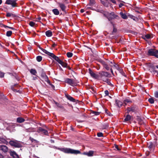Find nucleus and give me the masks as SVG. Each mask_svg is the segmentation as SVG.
Instances as JSON below:
<instances>
[{
	"label": "nucleus",
	"mask_w": 158,
	"mask_h": 158,
	"mask_svg": "<svg viewBox=\"0 0 158 158\" xmlns=\"http://www.w3.org/2000/svg\"><path fill=\"white\" fill-rule=\"evenodd\" d=\"M104 15L108 19V21H110L114 19L118 20L120 19L119 17L115 14L113 12H111L110 13L108 12L106 14H104Z\"/></svg>",
	"instance_id": "1"
},
{
	"label": "nucleus",
	"mask_w": 158,
	"mask_h": 158,
	"mask_svg": "<svg viewBox=\"0 0 158 158\" xmlns=\"http://www.w3.org/2000/svg\"><path fill=\"white\" fill-rule=\"evenodd\" d=\"M153 48H154L149 49L146 54L148 56H154L158 58V50L155 48V47L154 46Z\"/></svg>",
	"instance_id": "2"
},
{
	"label": "nucleus",
	"mask_w": 158,
	"mask_h": 158,
	"mask_svg": "<svg viewBox=\"0 0 158 158\" xmlns=\"http://www.w3.org/2000/svg\"><path fill=\"white\" fill-rule=\"evenodd\" d=\"M61 151L65 153L68 154H81V152L80 151L78 150H75L70 148H61Z\"/></svg>",
	"instance_id": "3"
},
{
	"label": "nucleus",
	"mask_w": 158,
	"mask_h": 158,
	"mask_svg": "<svg viewBox=\"0 0 158 158\" xmlns=\"http://www.w3.org/2000/svg\"><path fill=\"white\" fill-rule=\"evenodd\" d=\"M64 82L72 86H76L77 85L76 81L73 79L69 78H65Z\"/></svg>",
	"instance_id": "4"
},
{
	"label": "nucleus",
	"mask_w": 158,
	"mask_h": 158,
	"mask_svg": "<svg viewBox=\"0 0 158 158\" xmlns=\"http://www.w3.org/2000/svg\"><path fill=\"white\" fill-rule=\"evenodd\" d=\"M9 143L11 146L15 148H20L22 147L20 142L16 140H10L9 141Z\"/></svg>",
	"instance_id": "5"
},
{
	"label": "nucleus",
	"mask_w": 158,
	"mask_h": 158,
	"mask_svg": "<svg viewBox=\"0 0 158 158\" xmlns=\"http://www.w3.org/2000/svg\"><path fill=\"white\" fill-rule=\"evenodd\" d=\"M156 145V141H154L153 142L150 141L147 143V146L149 149L150 151L152 152L154 151Z\"/></svg>",
	"instance_id": "6"
},
{
	"label": "nucleus",
	"mask_w": 158,
	"mask_h": 158,
	"mask_svg": "<svg viewBox=\"0 0 158 158\" xmlns=\"http://www.w3.org/2000/svg\"><path fill=\"white\" fill-rule=\"evenodd\" d=\"M53 58L57 61L59 64H61L63 67L64 68L67 67L68 64L62 61L60 59L59 57L55 55H54Z\"/></svg>",
	"instance_id": "7"
},
{
	"label": "nucleus",
	"mask_w": 158,
	"mask_h": 158,
	"mask_svg": "<svg viewBox=\"0 0 158 158\" xmlns=\"http://www.w3.org/2000/svg\"><path fill=\"white\" fill-rule=\"evenodd\" d=\"M17 0H6L5 4L10 5L12 7H18V4L16 2Z\"/></svg>",
	"instance_id": "8"
},
{
	"label": "nucleus",
	"mask_w": 158,
	"mask_h": 158,
	"mask_svg": "<svg viewBox=\"0 0 158 158\" xmlns=\"http://www.w3.org/2000/svg\"><path fill=\"white\" fill-rule=\"evenodd\" d=\"M57 4L61 10L65 14H66L67 12L66 10V9L67 7L65 4L61 2H58Z\"/></svg>",
	"instance_id": "9"
},
{
	"label": "nucleus",
	"mask_w": 158,
	"mask_h": 158,
	"mask_svg": "<svg viewBox=\"0 0 158 158\" xmlns=\"http://www.w3.org/2000/svg\"><path fill=\"white\" fill-rule=\"evenodd\" d=\"M65 97L70 101L74 102H78L79 101L77 100H75L73 97H71L68 94H65Z\"/></svg>",
	"instance_id": "10"
},
{
	"label": "nucleus",
	"mask_w": 158,
	"mask_h": 158,
	"mask_svg": "<svg viewBox=\"0 0 158 158\" xmlns=\"http://www.w3.org/2000/svg\"><path fill=\"white\" fill-rule=\"evenodd\" d=\"M41 76L45 81L47 82L48 83H50V80L48 79L47 76L44 72L42 73Z\"/></svg>",
	"instance_id": "11"
},
{
	"label": "nucleus",
	"mask_w": 158,
	"mask_h": 158,
	"mask_svg": "<svg viewBox=\"0 0 158 158\" xmlns=\"http://www.w3.org/2000/svg\"><path fill=\"white\" fill-rule=\"evenodd\" d=\"M89 71L91 76L95 79H98L99 77V75L94 73L90 69H89Z\"/></svg>",
	"instance_id": "12"
},
{
	"label": "nucleus",
	"mask_w": 158,
	"mask_h": 158,
	"mask_svg": "<svg viewBox=\"0 0 158 158\" xmlns=\"http://www.w3.org/2000/svg\"><path fill=\"white\" fill-rule=\"evenodd\" d=\"M37 132L38 133L42 132L44 134V135H48V131L47 130L41 127H39L38 128V129L37 130Z\"/></svg>",
	"instance_id": "13"
},
{
	"label": "nucleus",
	"mask_w": 158,
	"mask_h": 158,
	"mask_svg": "<svg viewBox=\"0 0 158 158\" xmlns=\"http://www.w3.org/2000/svg\"><path fill=\"white\" fill-rule=\"evenodd\" d=\"M40 49H41L46 54L50 56L52 58L55 55L53 53H51L48 51L46 50L43 49L41 47H40Z\"/></svg>",
	"instance_id": "14"
},
{
	"label": "nucleus",
	"mask_w": 158,
	"mask_h": 158,
	"mask_svg": "<svg viewBox=\"0 0 158 158\" xmlns=\"http://www.w3.org/2000/svg\"><path fill=\"white\" fill-rule=\"evenodd\" d=\"M99 74L100 76L102 77L103 76L105 77H109L110 75V73L104 71H101L99 73Z\"/></svg>",
	"instance_id": "15"
},
{
	"label": "nucleus",
	"mask_w": 158,
	"mask_h": 158,
	"mask_svg": "<svg viewBox=\"0 0 158 158\" xmlns=\"http://www.w3.org/2000/svg\"><path fill=\"white\" fill-rule=\"evenodd\" d=\"M94 151H89L88 152H84L83 153H81L82 155H86L88 156H93Z\"/></svg>",
	"instance_id": "16"
},
{
	"label": "nucleus",
	"mask_w": 158,
	"mask_h": 158,
	"mask_svg": "<svg viewBox=\"0 0 158 158\" xmlns=\"http://www.w3.org/2000/svg\"><path fill=\"white\" fill-rule=\"evenodd\" d=\"M149 70L151 73L155 72L157 73L158 71L156 70V67L153 65H150L149 67Z\"/></svg>",
	"instance_id": "17"
},
{
	"label": "nucleus",
	"mask_w": 158,
	"mask_h": 158,
	"mask_svg": "<svg viewBox=\"0 0 158 158\" xmlns=\"http://www.w3.org/2000/svg\"><path fill=\"white\" fill-rule=\"evenodd\" d=\"M0 149L5 152H7L8 150L7 147L4 145H1L0 146Z\"/></svg>",
	"instance_id": "18"
},
{
	"label": "nucleus",
	"mask_w": 158,
	"mask_h": 158,
	"mask_svg": "<svg viewBox=\"0 0 158 158\" xmlns=\"http://www.w3.org/2000/svg\"><path fill=\"white\" fill-rule=\"evenodd\" d=\"M19 87V86L18 85V84H15L14 85L11 86V89L14 92H19V90H17L16 89H15V88H18Z\"/></svg>",
	"instance_id": "19"
},
{
	"label": "nucleus",
	"mask_w": 158,
	"mask_h": 158,
	"mask_svg": "<svg viewBox=\"0 0 158 158\" xmlns=\"http://www.w3.org/2000/svg\"><path fill=\"white\" fill-rule=\"evenodd\" d=\"M103 67L105 68L106 70L109 71L110 69L111 68V65H109L106 62L103 65Z\"/></svg>",
	"instance_id": "20"
},
{
	"label": "nucleus",
	"mask_w": 158,
	"mask_h": 158,
	"mask_svg": "<svg viewBox=\"0 0 158 158\" xmlns=\"http://www.w3.org/2000/svg\"><path fill=\"white\" fill-rule=\"evenodd\" d=\"M10 155L13 158H19L18 155L15 151L11 152Z\"/></svg>",
	"instance_id": "21"
},
{
	"label": "nucleus",
	"mask_w": 158,
	"mask_h": 158,
	"mask_svg": "<svg viewBox=\"0 0 158 158\" xmlns=\"http://www.w3.org/2000/svg\"><path fill=\"white\" fill-rule=\"evenodd\" d=\"M115 103L118 107H120L123 105V103L118 99L115 100Z\"/></svg>",
	"instance_id": "22"
},
{
	"label": "nucleus",
	"mask_w": 158,
	"mask_h": 158,
	"mask_svg": "<svg viewBox=\"0 0 158 158\" xmlns=\"http://www.w3.org/2000/svg\"><path fill=\"white\" fill-rule=\"evenodd\" d=\"M100 1L101 3L105 7H108L109 6L110 3L109 2H106L104 1H102V0H101Z\"/></svg>",
	"instance_id": "23"
},
{
	"label": "nucleus",
	"mask_w": 158,
	"mask_h": 158,
	"mask_svg": "<svg viewBox=\"0 0 158 158\" xmlns=\"http://www.w3.org/2000/svg\"><path fill=\"white\" fill-rule=\"evenodd\" d=\"M89 2L88 4L87 5V6L88 7V6H92L95 3V0H89Z\"/></svg>",
	"instance_id": "24"
},
{
	"label": "nucleus",
	"mask_w": 158,
	"mask_h": 158,
	"mask_svg": "<svg viewBox=\"0 0 158 158\" xmlns=\"http://www.w3.org/2000/svg\"><path fill=\"white\" fill-rule=\"evenodd\" d=\"M25 121L24 118L21 117H18L17 118V122L19 123H22Z\"/></svg>",
	"instance_id": "25"
},
{
	"label": "nucleus",
	"mask_w": 158,
	"mask_h": 158,
	"mask_svg": "<svg viewBox=\"0 0 158 158\" xmlns=\"http://www.w3.org/2000/svg\"><path fill=\"white\" fill-rule=\"evenodd\" d=\"M131 116L129 114H127L124 119V121L127 122L130 121L131 119Z\"/></svg>",
	"instance_id": "26"
},
{
	"label": "nucleus",
	"mask_w": 158,
	"mask_h": 158,
	"mask_svg": "<svg viewBox=\"0 0 158 158\" xmlns=\"http://www.w3.org/2000/svg\"><path fill=\"white\" fill-rule=\"evenodd\" d=\"M46 35L48 37H50L52 35V32L50 30H48L45 32Z\"/></svg>",
	"instance_id": "27"
},
{
	"label": "nucleus",
	"mask_w": 158,
	"mask_h": 158,
	"mask_svg": "<svg viewBox=\"0 0 158 158\" xmlns=\"http://www.w3.org/2000/svg\"><path fill=\"white\" fill-rule=\"evenodd\" d=\"M142 38L146 40V39H148L151 38V35L149 34H147L145 35H143Z\"/></svg>",
	"instance_id": "28"
},
{
	"label": "nucleus",
	"mask_w": 158,
	"mask_h": 158,
	"mask_svg": "<svg viewBox=\"0 0 158 158\" xmlns=\"http://www.w3.org/2000/svg\"><path fill=\"white\" fill-rule=\"evenodd\" d=\"M131 111L135 113L137 111V108L136 106H133L131 107Z\"/></svg>",
	"instance_id": "29"
},
{
	"label": "nucleus",
	"mask_w": 158,
	"mask_h": 158,
	"mask_svg": "<svg viewBox=\"0 0 158 158\" xmlns=\"http://www.w3.org/2000/svg\"><path fill=\"white\" fill-rule=\"evenodd\" d=\"M120 15L123 19H127V16L125 14L123 13V12H120Z\"/></svg>",
	"instance_id": "30"
},
{
	"label": "nucleus",
	"mask_w": 158,
	"mask_h": 158,
	"mask_svg": "<svg viewBox=\"0 0 158 158\" xmlns=\"http://www.w3.org/2000/svg\"><path fill=\"white\" fill-rule=\"evenodd\" d=\"M137 120L140 125H142L143 123V120L139 116H137Z\"/></svg>",
	"instance_id": "31"
},
{
	"label": "nucleus",
	"mask_w": 158,
	"mask_h": 158,
	"mask_svg": "<svg viewBox=\"0 0 158 158\" xmlns=\"http://www.w3.org/2000/svg\"><path fill=\"white\" fill-rule=\"evenodd\" d=\"M128 16L130 18H131L135 21H138L139 20V19L137 17H136L133 15H129Z\"/></svg>",
	"instance_id": "32"
},
{
	"label": "nucleus",
	"mask_w": 158,
	"mask_h": 158,
	"mask_svg": "<svg viewBox=\"0 0 158 158\" xmlns=\"http://www.w3.org/2000/svg\"><path fill=\"white\" fill-rule=\"evenodd\" d=\"M54 14L56 15H58L59 14V11L57 9H54L52 10Z\"/></svg>",
	"instance_id": "33"
},
{
	"label": "nucleus",
	"mask_w": 158,
	"mask_h": 158,
	"mask_svg": "<svg viewBox=\"0 0 158 158\" xmlns=\"http://www.w3.org/2000/svg\"><path fill=\"white\" fill-rule=\"evenodd\" d=\"M25 131L27 132H32L35 131L34 129L33 128H29L28 129H26Z\"/></svg>",
	"instance_id": "34"
},
{
	"label": "nucleus",
	"mask_w": 158,
	"mask_h": 158,
	"mask_svg": "<svg viewBox=\"0 0 158 158\" xmlns=\"http://www.w3.org/2000/svg\"><path fill=\"white\" fill-rule=\"evenodd\" d=\"M30 72L32 74L34 75H36L37 73L35 69H31L30 70Z\"/></svg>",
	"instance_id": "35"
},
{
	"label": "nucleus",
	"mask_w": 158,
	"mask_h": 158,
	"mask_svg": "<svg viewBox=\"0 0 158 158\" xmlns=\"http://www.w3.org/2000/svg\"><path fill=\"white\" fill-rule=\"evenodd\" d=\"M132 102V101L130 100L129 99H125L123 101V103L126 105L127 103H131Z\"/></svg>",
	"instance_id": "36"
},
{
	"label": "nucleus",
	"mask_w": 158,
	"mask_h": 158,
	"mask_svg": "<svg viewBox=\"0 0 158 158\" xmlns=\"http://www.w3.org/2000/svg\"><path fill=\"white\" fill-rule=\"evenodd\" d=\"M103 81L104 82H106L108 85H112L109 81V79H105L104 80H103Z\"/></svg>",
	"instance_id": "37"
},
{
	"label": "nucleus",
	"mask_w": 158,
	"mask_h": 158,
	"mask_svg": "<svg viewBox=\"0 0 158 158\" xmlns=\"http://www.w3.org/2000/svg\"><path fill=\"white\" fill-rule=\"evenodd\" d=\"M42 59V57L40 56H37L36 57V60L37 61L39 62H40L41 61Z\"/></svg>",
	"instance_id": "38"
},
{
	"label": "nucleus",
	"mask_w": 158,
	"mask_h": 158,
	"mask_svg": "<svg viewBox=\"0 0 158 158\" xmlns=\"http://www.w3.org/2000/svg\"><path fill=\"white\" fill-rule=\"evenodd\" d=\"M11 16H12L13 17L15 16V14H11L9 12L6 13V16L7 17H10Z\"/></svg>",
	"instance_id": "39"
},
{
	"label": "nucleus",
	"mask_w": 158,
	"mask_h": 158,
	"mask_svg": "<svg viewBox=\"0 0 158 158\" xmlns=\"http://www.w3.org/2000/svg\"><path fill=\"white\" fill-rule=\"evenodd\" d=\"M91 113L94 114L95 115H98L100 114V112L97 111H94L92 110L91 111Z\"/></svg>",
	"instance_id": "40"
},
{
	"label": "nucleus",
	"mask_w": 158,
	"mask_h": 158,
	"mask_svg": "<svg viewBox=\"0 0 158 158\" xmlns=\"http://www.w3.org/2000/svg\"><path fill=\"white\" fill-rule=\"evenodd\" d=\"M57 107H58V108H61V109H63L64 110V111H66V109L64 108V106L62 105H61L60 104V103H59L58 106H57Z\"/></svg>",
	"instance_id": "41"
},
{
	"label": "nucleus",
	"mask_w": 158,
	"mask_h": 158,
	"mask_svg": "<svg viewBox=\"0 0 158 158\" xmlns=\"http://www.w3.org/2000/svg\"><path fill=\"white\" fill-rule=\"evenodd\" d=\"M67 56L69 58L73 56V54L71 52H68L66 53Z\"/></svg>",
	"instance_id": "42"
},
{
	"label": "nucleus",
	"mask_w": 158,
	"mask_h": 158,
	"mask_svg": "<svg viewBox=\"0 0 158 158\" xmlns=\"http://www.w3.org/2000/svg\"><path fill=\"white\" fill-rule=\"evenodd\" d=\"M114 66L118 71H120V69H122L121 67H119L118 65L115 64L114 65Z\"/></svg>",
	"instance_id": "43"
},
{
	"label": "nucleus",
	"mask_w": 158,
	"mask_h": 158,
	"mask_svg": "<svg viewBox=\"0 0 158 158\" xmlns=\"http://www.w3.org/2000/svg\"><path fill=\"white\" fill-rule=\"evenodd\" d=\"M12 34V31H8L6 33V35L7 36L9 37Z\"/></svg>",
	"instance_id": "44"
},
{
	"label": "nucleus",
	"mask_w": 158,
	"mask_h": 158,
	"mask_svg": "<svg viewBox=\"0 0 158 158\" xmlns=\"http://www.w3.org/2000/svg\"><path fill=\"white\" fill-rule=\"evenodd\" d=\"M148 101L151 103V104H153L154 103V100L152 98H150L148 99Z\"/></svg>",
	"instance_id": "45"
},
{
	"label": "nucleus",
	"mask_w": 158,
	"mask_h": 158,
	"mask_svg": "<svg viewBox=\"0 0 158 158\" xmlns=\"http://www.w3.org/2000/svg\"><path fill=\"white\" fill-rule=\"evenodd\" d=\"M105 112L108 115L111 116L113 115L107 109L105 110Z\"/></svg>",
	"instance_id": "46"
},
{
	"label": "nucleus",
	"mask_w": 158,
	"mask_h": 158,
	"mask_svg": "<svg viewBox=\"0 0 158 158\" xmlns=\"http://www.w3.org/2000/svg\"><path fill=\"white\" fill-rule=\"evenodd\" d=\"M134 8V10L136 12L138 13H139V11L138 10L140 9V8L137 6H135Z\"/></svg>",
	"instance_id": "47"
},
{
	"label": "nucleus",
	"mask_w": 158,
	"mask_h": 158,
	"mask_svg": "<svg viewBox=\"0 0 158 158\" xmlns=\"http://www.w3.org/2000/svg\"><path fill=\"white\" fill-rule=\"evenodd\" d=\"M35 23L33 22V21H31L29 23V25L31 27H33L35 25Z\"/></svg>",
	"instance_id": "48"
},
{
	"label": "nucleus",
	"mask_w": 158,
	"mask_h": 158,
	"mask_svg": "<svg viewBox=\"0 0 158 158\" xmlns=\"http://www.w3.org/2000/svg\"><path fill=\"white\" fill-rule=\"evenodd\" d=\"M97 135L98 137H103V134L102 132L98 133L97 134Z\"/></svg>",
	"instance_id": "49"
},
{
	"label": "nucleus",
	"mask_w": 158,
	"mask_h": 158,
	"mask_svg": "<svg viewBox=\"0 0 158 158\" xmlns=\"http://www.w3.org/2000/svg\"><path fill=\"white\" fill-rule=\"evenodd\" d=\"M3 27L5 28H8L9 29H11L13 30H14L15 29V28H14V27H9L8 26H6V25H4Z\"/></svg>",
	"instance_id": "50"
},
{
	"label": "nucleus",
	"mask_w": 158,
	"mask_h": 158,
	"mask_svg": "<svg viewBox=\"0 0 158 158\" xmlns=\"http://www.w3.org/2000/svg\"><path fill=\"white\" fill-rule=\"evenodd\" d=\"M127 113H129L131 111V107H128L127 109Z\"/></svg>",
	"instance_id": "51"
},
{
	"label": "nucleus",
	"mask_w": 158,
	"mask_h": 158,
	"mask_svg": "<svg viewBox=\"0 0 158 158\" xmlns=\"http://www.w3.org/2000/svg\"><path fill=\"white\" fill-rule=\"evenodd\" d=\"M4 73L3 72L0 71V77H1V78L3 77H4Z\"/></svg>",
	"instance_id": "52"
},
{
	"label": "nucleus",
	"mask_w": 158,
	"mask_h": 158,
	"mask_svg": "<svg viewBox=\"0 0 158 158\" xmlns=\"http://www.w3.org/2000/svg\"><path fill=\"white\" fill-rule=\"evenodd\" d=\"M99 61L102 64V65L106 62L105 61L101 59L99 60Z\"/></svg>",
	"instance_id": "53"
},
{
	"label": "nucleus",
	"mask_w": 158,
	"mask_h": 158,
	"mask_svg": "<svg viewBox=\"0 0 158 158\" xmlns=\"http://www.w3.org/2000/svg\"><path fill=\"white\" fill-rule=\"evenodd\" d=\"M117 29L115 28V27H114L113 28V31L112 32V34H114V33H116L117 32Z\"/></svg>",
	"instance_id": "54"
},
{
	"label": "nucleus",
	"mask_w": 158,
	"mask_h": 158,
	"mask_svg": "<svg viewBox=\"0 0 158 158\" xmlns=\"http://www.w3.org/2000/svg\"><path fill=\"white\" fill-rule=\"evenodd\" d=\"M5 141L4 139L0 137V143H3Z\"/></svg>",
	"instance_id": "55"
},
{
	"label": "nucleus",
	"mask_w": 158,
	"mask_h": 158,
	"mask_svg": "<svg viewBox=\"0 0 158 158\" xmlns=\"http://www.w3.org/2000/svg\"><path fill=\"white\" fill-rule=\"evenodd\" d=\"M123 38H121L120 39L119 41V42H118V43H121V44H123Z\"/></svg>",
	"instance_id": "56"
},
{
	"label": "nucleus",
	"mask_w": 158,
	"mask_h": 158,
	"mask_svg": "<svg viewBox=\"0 0 158 158\" xmlns=\"http://www.w3.org/2000/svg\"><path fill=\"white\" fill-rule=\"evenodd\" d=\"M114 147L118 151H120L121 150V149L118 147V145L115 144L114 145Z\"/></svg>",
	"instance_id": "57"
},
{
	"label": "nucleus",
	"mask_w": 158,
	"mask_h": 158,
	"mask_svg": "<svg viewBox=\"0 0 158 158\" xmlns=\"http://www.w3.org/2000/svg\"><path fill=\"white\" fill-rule=\"evenodd\" d=\"M104 93L106 95L105 96H108L109 94V92L108 90H106L105 91Z\"/></svg>",
	"instance_id": "58"
},
{
	"label": "nucleus",
	"mask_w": 158,
	"mask_h": 158,
	"mask_svg": "<svg viewBox=\"0 0 158 158\" xmlns=\"http://www.w3.org/2000/svg\"><path fill=\"white\" fill-rule=\"evenodd\" d=\"M49 85H50L52 88L54 89V90H55V86L52 84L51 83V82H50V83H48Z\"/></svg>",
	"instance_id": "59"
},
{
	"label": "nucleus",
	"mask_w": 158,
	"mask_h": 158,
	"mask_svg": "<svg viewBox=\"0 0 158 158\" xmlns=\"http://www.w3.org/2000/svg\"><path fill=\"white\" fill-rule=\"evenodd\" d=\"M155 96L156 98H158V91L156 92L155 93Z\"/></svg>",
	"instance_id": "60"
},
{
	"label": "nucleus",
	"mask_w": 158,
	"mask_h": 158,
	"mask_svg": "<svg viewBox=\"0 0 158 158\" xmlns=\"http://www.w3.org/2000/svg\"><path fill=\"white\" fill-rule=\"evenodd\" d=\"M29 139L32 142H33L34 141H36V140L35 139H34L33 138H32L31 137H30L29 138Z\"/></svg>",
	"instance_id": "61"
},
{
	"label": "nucleus",
	"mask_w": 158,
	"mask_h": 158,
	"mask_svg": "<svg viewBox=\"0 0 158 158\" xmlns=\"http://www.w3.org/2000/svg\"><path fill=\"white\" fill-rule=\"evenodd\" d=\"M110 1L112 3H113V4H114L115 5L117 4L115 0H110Z\"/></svg>",
	"instance_id": "62"
},
{
	"label": "nucleus",
	"mask_w": 158,
	"mask_h": 158,
	"mask_svg": "<svg viewBox=\"0 0 158 158\" xmlns=\"http://www.w3.org/2000/svg\"><path fill=\"white\" fill-rule=\"evenodd\" d=\"M124 6V4H123V3H120L119 4V8H121L123 6Z\"/></svg>",
	"instance_id": "63"
},
{
	"label": "nucleus",
	"mask_w": 158,
	"mask_h": 158,
	"mask_svg": "<svg viewBox=\"0 0 158 158\" xmlns=\"http://www.w3.org/2000/svg\"><path fill=\"white\" fill-rule=\"evenodd\" d=\"M90 89L94 93H96V91L93 87H92Z\"/></svg>",
	"instance_id": "64"
}]
</instances>
